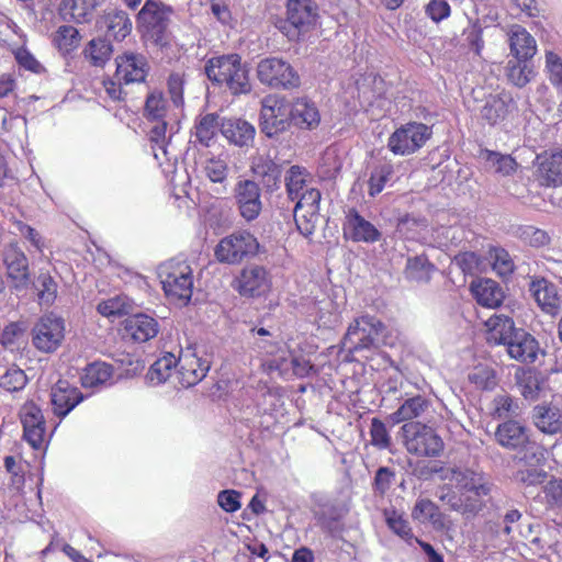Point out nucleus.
Returning a JSON list of instances; mask_svg holds the SVG:
<instances>
[{
	"mask_svg": "<svg viewBox=\"0 0 562 562\" xmlns=\"http://www.w3.org/2000/svg\"><path fill=\"white\" fill-rule=\"evenodd\" d=\"M4 468L10 474L11 488L15 492H21L25 483V470L23 463L12 456H7L4 458Z\"/></svg>",
	"mask_w": 562,
	"mask_h": 562,
	"instance_id": "obj_56",
	"label": "nucleus"
},
{
	"mask_svg": "<svg viewBox=\"0 0 562 562\" xmlns=\"http://www.w3.org/2000/svg\"><path fill=\"white\" fill-rule=\"evenodd\" d=\"M291 125L290 105L284 97L266 95L261 100L260 128L268 137H274Z\"/></svg>",
	"mask_w": 562,
	"mask_h": 562,
	"instance_id": "obj_9",
	"label": "nucleus"
},
{
	"mask_svg": "<svg viewBox=\"0 0 562 562\" xmlns=\"http://www.w3.org/2000/svg\"><path fill=\"white\" fill-rule=\"evenodd\" d=\"M393 175V166L389 162L376 166L370 176L368 181L369 184V194L371 196H375L384 189L386 182L390 180Z\"/></svg>",
	"mask_w": 562,
	"mask_h": 562,
	"instance_id": "obj_53",
	"label": "nucleus"
},
{
	"mask_svg": "<svg viewBox=\"0 0 562 562\" xmlns=\"http://www.w3.org/2000/svg\"><path fill=\"white\" fill-rule=\"evenodd\" d=\"M487 341L494 345H507L513 338L514 334L519 328H516L514 321L505 315H493L486 322Z\"/></svg>",
	"mask_w": 562,
	"mask_h": 562,
	"instance_id": "obj_28",
	"label": "nucleus"
},
{
	"mask_svg": "<svg viewBox=\"0 0 562 562\" xmlns=\"http://www.w3.org/2000/svg\"><path fill=\"white\" fill-rule=\"evenodd\" d=\"M321 198L322 194L319 190L315 188L305 189V191L295 199L296 203L294 207L299 210L310 209L313 215L319 211Z\"/></svg>",
	"mask_w": 562,
	"mask_h": 562,
	"instance_id": "obj_61",
	"label": "nucleus"
},
{
	"mask_svg": "<svg viewBox=\"0 0 562 562\" xmlns=\"http://www.w3.org/2000/svg\"><path fill=\"white\" fill-rule=\"evenodd\" d=\"M268 271L260 266H250L241 270L237 279V290L244 296H260L270 289Z\"/></svg>",
	"mask_w": 562,
	"mask_h": 562,
	"instance_id": "obj_21",
	"label": "nucleus"
},
{
	"mask_svg": "<svg viewBox=\"0 0 562 562\" xmlns=\"http://www.w3.org/2000/svg\"><path fill=\"white\" fill-rule=\"evenodd\" d=\"M521 61L509 60L507 64V77L517 87L526 86L533 76L532 68Z\"/></svg>",
	"mask_w": 562,
	"mask_h": 562,
	"instance_id": "obj_55",
	"label": "nucleus"
},
{
	"mask_svg": "<svg viewBox=\"0 0 562 562\" xmlns=\"http://www.w3.org/2000/svg\"><path fill=\"white\" fill-rule=\"evenodd\" d=\"M220 116L215 113H209L199 119L195 123V137L204 146H209L210 142L221 130Z\"/></svg>",
	"mask_w": 562,
	"mask_h": 562,
	"instance_id": "obj_46",
	"label": "nucleus"
},
{
	"mask_svg": "<svg viewBox=\"0 0 562 562\" xmlns=\"http://www.w3.org/2000/svg\"><path fill=\"white\" fill-rule=\"evenodd\" d=\"M493 417L498 419H513L520 415V405L518 400H515L508 394H498L494 397L493 402Z\"/></svg>",
	"mask_w": 562,
	"mask_h": 562,
	"instance_id": "obj_47",
	"label": "nucleus"
},
{
	"mask_svg": "<svg viewBox=\"0 0 562 562\" xmlns=\"http://www.w3.org/2000/svg\"><path fill=\"white\" fill-rule=\"evenodd\" d=\"M506 348L510 358L527 364L536 362L539 355H544L538 340L524 329L514 334Z\"/></svg>",
	"mask_w": 562,
	"mask_h": 562,
	"instance_id": "obj_20",
	"label": "nucleus"
},
{
	"mask_svg": "<svg viewBox=\"0 0 562 562\" xmlns=\"http://www.w3.org/2000/svg\"><path fill=\"white\" fill-rule=\"evenodd\" d=\"M384 329L383 323L375 316L361 315L349 324L342 338V349L352 356L374 352L379 349Z\"/></svg>",
	"mask_w": 562,
	"mask_h": 562,
	"instance_id": "obj_2",
	"label": "nucleus"
},
{
	"mask_svg": "<svg viewBox=\"0 0 562 562\" xmlns=\"http://www.w3.org/2000/svg\"><path fill=\"white\" fill-rule=\"evenodd\" d=\"M176 356L166 353L157 359L146 373V381L150 385H159L166 382L171 375L172 369L176 367Z\"/></svg>",
	"mask_w": 562,
	"mask_h": 562,
	"instance_id": "obj_44",
	"label": "nucleus"
},
{
	"mask_svg": "<svg viewBox=\"0 0 562 562\" xmlns=\"http://www.w3.org/2000/svg\"><path fill=\"white\" fill-rule=\"evenodd\" d=\"M436 267L425 255L409 257L406 261L405 278L417 283H427L431 279Z\"/></svg>",
	"mask_w": 562,
	"mask_h": 562,
	"instance_id": "obj_38",
	"label": "nucleus"
},
{
	"mask_svg": "<svg viewBox=\"0 0 562 562\" xmlns=\"http://www.w3.org/2000/svg\"><path fill=\"white\" fill-rule=\"evenodd\" d=\"M27 383V376L25 372L12 366L8 368L2 374H0V387L8 392H18Z\"/></svg>",
	"mask_w": 562,
	"mask_h": 562,
	"instance_id": "obj_52",
	"label": "nucleus"
},
{
	"mask_svg": "<svg viewBox=\"0 0 562 562\" xmlns=\"http://www.w3.org/2000/svg\"><path fill=\"white\" fill-rule=\"evenodd\" d=\"M317 7L313 0H288L286 20H282L277 27L289 41H299L316 24Z\"/></svg>",
	"mask_w": 562,
	"mask_h": 562,
	"instance_id": "obj_6",
	"label": "nucleus"
},
{
	"mask_svg": "<svg viewBox=\"0 0 562 562\" xmlns=\"http://www.w3.org/2000/svg\"><path fill=\"white\" fill-rule=\"evenodd\" d=\"M440 499L449 505L451 509L463 514H476L485 506L484 499L473 498L472 495L462 493L460 496L450 492L442 493Z\"/></svg>",
	"mask_w": 562,
	"mask_h": 562,
	"instance_id": "obj_43",
	"label": "nucleus"
},
{
	"mask_svg": "<svg viewBox=\"0 0 562 562\" xmlns=\"http://www.w3.org/2000/svg\"><path fill=\"white\" fill-rule=\"evenodd\" d=\"M34 286L41 304L52 305L55 302L57 283L48 273L41 272L35 280Z\"/></svg>",
	"mask_w": 562,
	"mask_h": 562,
	"instance_id": "obj_50",
	"label": "nucleus"
},
{
	"mask_svg": "<svg viewBox=\"0 0 562 562\" xmlns=\"http://www.w3.org/2000/svg\"><path fill=\"white\" fill-rule=\"evenodd\" d=\"M65 338V321L54 313L43 315L32 329L34 347L45 353L56 351Z\"/></svg>",
	"mask_w": 562,
	"mask_h": 562,
	"instance_id": "obj_11",
	"label": "nucleus"
},
{
	"mask_svg": "<svg viewBox=\"0 0 562 562\" xmlns=\"http://www.w3.org/2000/svg\"><path fill=\"white\" fill-rule=\"evenodd\" d=\"M538 171L547 186H562V150L541 157Z\"/></svg>",
	"mask_w": 562,
	"mask_h": 562,
	"instance_id": "obj_34",
	"label": "nucleus"
},
{
	"mask_svg": "<svg viewBox=\"0 0 562 562\" xmlns=\"http://www.w3.org/2000/svg\"><path fill=\"white\" fill-rule=\"evenodd\" d=\"M114 78L124 85L145 81L149 66L144 55L126 52L115 58Z\"/></svg>",
	"mask_w": 562,
	"mask_h": 562,
	"instance_id": "obj_16",
	"label": "nucleus"
},
{
	"mask_svg": "<svg viewBox=\"0 0 562 562\" xmlns=\"http://www.w3.org/2000/svg\"><path fill=\"white\" fill-rule=\"evenodd\" d=\"M286 351H282L277 358L268 361V369L270 371H279L281 375H286L290 367L292 368L293 374L300 378L307 376L314 369L311 362L303 357H286Z\"/></svg>",
	"mask_w": 562,
	"mask_h": 562,
	"instance_id": "obj_32",
	"label": "nucleus"
},
{
	"mask_svg": "<svg viewBox=\"0 0 562 562\" xmlns=\"http://www.w3.org/2000/svg\"><path fill=\"white\" fill-rule=\"evenodd\" d=\"M176 367H178L179 383L183 387H191L202 381L210 370V361L203 358L195 346H189L181 349L176 357Z\"/></svg>",
	"mask_w": 562,
	"mask_h": 562,
	"instance_id": "obj_12",
	"label": "nucleus"
},
{
	"mask_svg": "<svg viewBox=\"0 0 562 562\" xmlns=\"http://www.w3.org/2000/svg\"><path fill=\"white\" fill-rule=\"evenodd\" d=\"M547 69L549 71L550 81L558 90L562 92V60L561 58L552 53L548 52L546 55Z\"/></svg>",
	"mask_w": 562,
	"mask_h": 562,
	"instance_id": "obj_64",
	"label": "nucleus"
},
{
	"mask_svg": "<svg viewBox=\"0 0 562 562\" xmlns=\"http://www.w3.org/2000/svg\"><path fill=\"white\" fill-rule=\"evenodd\" d=\"M13 53L15 60L21 68L34 74H41L44 71L42 64L25 47H19Z\"/></svg>",
	"mask_w": 562,
	"mask_h": 562,
	"instance_id": "obj_63",
	"label": "nucleus"
},
{
	"mask_svg": "<svg viewBox=\"0 0 562 562\" xmlns=\"http://www.w3.org/2000/svg\"><path fill=\"white\" fill-rule=\"evenodd\" d=\"M291 123L304 130L319 125L321 114L316 104L307 98H296L290 105Z\"/></svg>",
	"mask_w": 562,
	"mask_h": 562,
	"instance_id": "obj_25",
	"label": "nucleus"
},
{
	"mask_svg": "<svg viewBox=\"0 0 562 562\" xmlns=\"http://www.w3.org/2000/svg\"><path fill=\"white\" fill-rule=\"evenodd\" d=\"M432 134L424 123L409 122L396 128L387 139V148L400 156H408L420 149Z\"/></svg>",
	"mask_w": 562,
	"mask_h": 562,
	"instance_id": "obj_10",
	"label": "nucleus"
},
{
	"mask_svg": "<svg viewBox=\"0 0 562 562\" xmlns=\"http://www.w3.org/2000/svg\"><path fill=\"white\" fill-rule=\"evenodd\" d=\"M113 374L112 366L105 362H93L89 364L81 376L83 387H98L110 382Z\"/></svg>",
	"mask_w": 562,
	"mask_h": 562,
	"instance_id": "obj_42",
	"label": "nucleus"
},
{
	"mask_svg": "<svg viewBox=\"0 0 562 562\" xmlns=\"http://www.w3.org/2000/svg\"><path fill=\"white\" fill-rule=\"evenodd\" d=\"M412 517L422 524H431L436 530H443L446 528L443 515L437 505L429 499L417 501L412 510Z\"/></svg>",
	"mask_w": 562,
	"mask_h": 562,
	"instance_id": "obj_36",
	"label": "nucleus"
},
{
	"mask_svg": "<svg viewBox=\"0 0 562 562\" xmlns=\"http://www.w3.org/2000/svg\"><path fill=\"white\" fill-rule=\"evenodd\" d=\"M494 436L498 445L509 450L524 449L530 442L528 428L515 419L499 424Z\"/></svg>",
	"mask_w": 562,
	"mask_h": 562,
	"instance_id": "obj_22",
	"label": "nucleus"
},
{
	"mask_svg": "<svg viewBox=\"0 0 562 562\" xmlns=\"http://www.w3.org/2000/svg\"><path fill=\"white\" fill-rule=\"evenodd\" d=\"M124 336L136 341L146 342L159 331L158 322L146 314H134L124 321Z\"/></svg>",
	"mask_w": 562,
	"mask_h": 562,
	"instance_id": "obj_24",
	"label": "nucleus"
},
{
	"mask_svg": "<svg viewBox=\"0 0 562 562\" xmlns=\"http://www.w3.org/2000/svg\"><path fill=\"white\" fill-rule=\"evenodd\" d=\"M201 173L214 183H223L228 175L226 159L221 157L205 158L201 164Z\"/></svg>",
	"mask_w": 562,
	"mask_h": 562,
	"instance_id": "obj_49",
	"label": "nucleus"
},
{
	"mask_svg": "<svg viewBox=\"0 0 562 562\" xmlns=\"http://www.w3.org/2000/svg\"><path fill=\"white\" fill-rule=\"evenodd\" d=\"M205 74L211 81L225 85L233 94L248 93L251 90L248 70L237 54L209 59Z\"/></svg>",
	"mask_w": 562,
	"mask_h": 562,
	"instance_id": "obj_1",
	"label": "nucleus"
},
{
	"mask_svg": "<svg viewBox=\"0 0 562 562\" xmlns=\"http://www.w3.org/2000/svg\"><path fill=\"white\" fill-rule=\"evenodd\" d=\"M83 53L93 66H103L110 59L113 47L108 40L99 37L91 40Z\"/></svg>",
	"mask_w": 562,
	"mask_h": 562,
	"instance_id": "obj_45",
	"label": "nucleus"
},
{
	"mask_svg": "<svg viewBox=\"0 0 562 562\" xmlns=\"http://www.w3.org/2000/svg\"><path fill=\"white\" fill-rule=\"evenodd\" d=\"M234 196L240 216L247 221H255L261 210V190L252 180H240L236 183Z\"/></svg>",
	"mask_w": 562,
	"mask_h": 562,
	"instance_id": "obj_14",
	"label": "nucleus"
},
{
	"mask_svg": "<svg viewBox=\"0 0 562 562\" xmlns=\"http://www.w3.org/2000/svg\"><path fill=\"white\" fill-rule=\"evenodd\" d=\"M251 170L256 177L261 179L268 191L279 189L282 178V166L273 161L269 156L260 155L255 157Z\"/></svg>",
	"mask_w": 562,
	"mask_h": 562,
	"instance_id": "obj_27",
	"label": "nucleus"
},
{
	"mask_svg": "<svg viewBox=\"0 0 562 562\" xmlns=\"http://www.w3.org/2000/svg\"><path fill=\"white\" fill-rule=\"evenodd\" d=\"M426 226L424 218L406 215L398 221L397 232L407 239H415Z\"/></svg>",
	"mask_w": 562,
	"mask_h": 562,
	"instance_id": "obj_58",
	"label": "nucleus"
},
{
	"mask_svg": "<svg viewBox=\"0 0 562 562\" xmlns=\"http://www.w3.org/2000/svg\"><path fill=\"white\" fill-rule=\"evenodd\" d=\"M483 29L481 24L476 22H470V24L463 30L464 42L474 50L476 55L481 54L484 46L482 38Z\"/></svg>",
	"mask_w": 562,
	"mask_h": 562,
	"instance_id": "obj_62",
	"label": "nucleus"
},
{
	"mask_svg": "<svg viewBox=\"0 0 562 562\" xmlns=\"http://www.w3.org/2000/svg\"><path fill=\"white\" fill-rule=\"evenodd\" d=\"M257 78L271 89L292 90L301 86V77L294 67L280 57H266L258 61Z\"/></svg>",
	"mask_w": 562,
	"mask_h": 562,
	"instance_id": "obj_7",
	"label": "nucleus"
},
{
	"mask_svg": "<svg viewBox=\"0 0 562 562\" xmlns=\"http://www.w3.org/2000/svg\"><path fill=\"white\" fill-rule=\"evenodd\" d=\"M221 132L232 144L247 147L254 143L256 130L252 124L241 119H228L222 122Z\"/></svg>",
	"mask_w": 562,
	"mask_h": 562,
	"instance_id": "obj_26",
	"label": "nucleus"
},
{
	"mask_svg": "<svg viewBox=\"0 0 562 562\" xmlns=\"http://www.w3.org/2000/svg\"><path fill=\"white\" fill-rule=\"evenodd\" d=\"M170 105L159 91L150 92L146 98L145 113L150 121L167 120Z\"/></svg>",
	"mask_w": 562,
	"mask_h": 562,
	"instance_id": "obj_48",
	"label": "nucleus"
},
{
	"mask_svg": "<svg viewBox=\"0 0 562 562\" xmlns=\"http://www.w3.org/2000/svg\"><path fill=\"white\" fill-rule=\"evenodd\" d=\"M173 9L159 0H146L136 15L138 30L156 44L166 40Z\"/></svg>",
	"mask_w": 562,
	"mask_h": 562,
	"instance_id": "obj_5",
	"label": "nucleus"
},
{
	"mask_svg": "<svg viewBox=\"0 0 562 562\" xmlns=\"http://www.w3.org/2000/svg\"><path fill=\"white\" fill-rule=\"evenodd\" d=\"M530 290L536 302L544 312L555 314L559 311L560 300L554 285L542 279L533 281Z\"/></svg>",
	"mask_w": 562,
	"mask_h": 562,
	"instance_id": "obj_35",
	"label": "nucleus"
},
{
	"mask_svg": "<svg viewBox=\"0 0 562 562\" xmlns=\"http://www.w3.org/2000/svg\"><path fill=\"white\" fill-rule=\"evenodd\" d=\"M344 235L346 238L357 243H375L381 236L378 228L356 210H350L346 216Z\"/></svg>",
	"mask_w": 562,
	"mask_h": 562,
	"instance_id": "obj_23",
	"label": "nucleus"
},
{
	"mask_svg": "<svg viewBox=\"0 0 562 562\" xmlns=\"http://www.w3.org/2000/svg\"><path fill=\"white\" fill-rule=\"evenodd\" d=\"M371 443L380 450L387 449L391 445V436L385 424L379 418H372L370 427Z\"/></svg>",
	"mask_w": 562,
	"mask_h": 562,
	"instance_id": "obj_60",
	"label": "nucleus"
},
{
	"mask_svg": "<svg viewBox=\"0 0 562 562\" xmlns=\"http://www.w3.org/2000/svg\"><path fill=\"white\" fill-rule=\"evenodd\" d=\"M83 395L68 381L59 380L50 391L52 409L59 419L66 417L80 402Z\"/></svg>",
	"mask_w": 562,
	"mask_h": 562,
	"instance_id": "obj_19",
	"label": "nucleus"
},
{
	"mask_svg": "<svg viewBox=\"0 0 562 562\" xmlns=\"http://www.w3.org/2000/svg\"><path fill=\"white\" fill-rule=\"evenodd\" d=\"M310 209L299 210L294 207V220L299 232L304 236L308 237L313 235L315 225L318 218V213L312 215Z\"/></svg>",
	"mask_w": 562,
	"mask_h": 562,
	"instance_id": "obj_59",
	"label": "nucleus"
},
{
	"mask_svg": "<svg viewBox=\"0 0 562 562\" xmlns=\"http://www.w3.org/2000/svg\"><path fill=\"white\" fill-rule=\"evenodd\" d=\"M517 104L508 93H499L486 98L480 111L481 120L488 126L502 125L514 112Z\"/></svg>",
	"mask_w": 562,
	"mask_h": 562,
	"instance_id": "obj_17",
	"label": "nucleus"
},
{
	"mask_svg": "<svg viewBox=\"0 0 562 562\" xmlns=\"http://www.w3.org/2000/svg\"><path fill=\"white\" fill-rule=\"evenodd\" d=\"M446 477L462 494L472 495L473 498L484 499L492 491V484L488 483L482 474L470 469H451Z\"/></svg>",
	"mask_w": 562,
	"mask_h": 562,
	"instance_id": "obj_15",
	"label": "nucleus"
},
{
	"mask_svg": "<svg viewBox=\"0 0 562 562\" xmlns=\"http://www.w3.org/2000/svg\"><path fill=\"white\" fill-rule=\"evenodd\" d=\"M108 32L115 40L125 38L132 31V21L124 10L112 9L103 15Z\"/></svg>",
	"mask_w": 562,
	"mask_h": 562,
	"instance_id": "obj_40",
	"label": "nucleus"
},
{
	"mask_svg": "<svg viewBox=\"0 0 562 562\" xmlns=\"http://www.w3.org/2000/svg\"><path fill=\"white\" fill-rule=\"evenodd\" d=\"M259 249L257 238L249 232L240 231L220 240L215 248V257L221 262L236 265L245 258L257 255Z\"/></svg>",
	"mask_w": 562,
	"mask_h": 562,
	"instance_id": "obj_8",
	"label": "nucleus"
},
{
	"mask_svg": "<svg viewBox=\"0 0 562 562\" xmlns=\"http://www.w3.org/2000/svg\"><path fill=\"white\" fill-rule=\"evenodd\" d=\"M479 158L487 171L503 177L512 176L518 167V164L510 155L486 148L480 150Z\"/></svg>",
	"mask_w": 562,
	"mask_h": 562,
	"instance_id": "obj_29",
	"label": "nucleus"
},
{
	"mask_svg": "<svg viewBox=\"0 0 562 562\" xmlns=\"http://www.w3.org/2000/svg\"><path fill=\"white\" fill-rule=\"evenodd\" d=\"M471 291L480 305L490 308L499 306L504 300L502 288L491 279H481L473 282Z\"/></svg>",
	"mask_w": 562,
	"mask_h": 562,
	"instance_id": "obj_30",
	"label": "nucleus"
},
{
	"mask_svg": "<svg viewBox=\"0 0 562 562\" xmlns=\"http://www.w3.org/2000/svg\"><path fill=\"white\" fill-rule=\"evenodd\" d=\"M102 0H63L61 10L77 23L89 22Z\"/></svg>",
	"mask_w": 562,
	"mask_h": 562,
	"instance_id": "obj_39",
	"label": "nucleus"
},
{
	"mask_svg": "<svg viewBox=\"0 0 562 562\" xmlns=\"http://www.w3.org/2000/svg\"><path fill=\"white\" fill-rule=\"evenodd\" d=\"M385 520L387 527L403 540L411 542L415 540L412 528L408 521L403 517L402 514L396 510H385L384 512Z\"/></svg>",
	"mask_w": 562,
	"mask_h": 562,
	"instance_id": "obj_51",
	"label": "nucleus"
},
{
	"mask_svg": "<svg viewBox=\"0 0 562 562\" xmlns=\"http://www.w3.org/2000/svg\"><path fill=\"white\" fill-rule=\"evenodd\" d=\"M3 262L14 286L16 289L26 288L30 280L29 260L18 243H10L4 247Z\"/></svg>",
	"mask_w": 562,
	"mask_h": 562,
	"instance_id": "obj_18",
	"label": "nucleus"
},
{
	"mask_svg": "<svg viewBox=\"0 0 562 562\" xmlns=\"http://www.w3.org/2000/svg\"><path fill=\"white\" fill-rule=\"evenodd\" d=\"M429 408V401L422 395L405 400L401 406L390 415L394 424L420 417Z\"/></svg>",
	"mask_w": 562,
	"mask_h": 562,
	"instance_id": "obj_37",
	"label": "nucleus"
},
{
	"mask_svg": "<svg viewBox=\"0 0 562 562\" xmlns=\"http://www.w3.org/2000/svg\"><path fill=\"white\" fill-rule=\"evenodd\" d=\"M158 276L168 297L183 303L190 301L193 292V270L187 261H166L160 265Z\"/></svg>",
	"mask_w": 562,
	"mask_h": 562,
	"instance_id": "obj_3",
	"label": "nucleus"
},
{
	"mask_svg": "<svg viewBox=\"0 0 562 562\" xmlns=\"http://www.w3.org/2000/svg\"><path fill=\"white\" fill-rule=\"evenodd\" d=\"M406 451L416 457L435 458L443 450V441L436 430L418 422H409L401 427Z\"/></svg>",
	"mask_w": 562,
	"mask_h": 562,
	"instance_id": "obj_4",
	"label": "nucleus"
},
{
	"mask_svg": "<svg viewBox=\"0 0 562 562\" xmlns=\"http://www.w3.org/2000/svg\"><path fill=\"white\" fill-rule=\"evenodd\" d=\"M493 270L501 277H508L514 272L515 265L507 250L495 248L491 251Z\"/></svg>",
	"mask_w": 562,
	"mask_h": 562,
	"instance_id": "obj_57",
	"label": "nucleus"
},
{
	"mask_svg": "<svg viewBox=\"0 0 562 562\" xmlns=\"http://www.w3.org/2000/svg\"><path fill=\"white\" fill-rule=\"evenodd\" d=\"M23 425V438L35 450L47 447L46 423L41 407L34 401H27L20 409Z\"/></svg>",
	"mask_w": 562,
	"mask_h": 562,
	"instance_id": "obj_13",
	"label": "nucleus"
},
{
	"mask_svg": "<svg viewBox=\"0 0 562 562\" xmlns=\"http://www.w3.org/2000/svg\"><path fill=\"white\" fill-rule=\"evenodd\" d=\"M509 47L518 60H527L537 52L535 38L520 25H514L510 29Z\"/></svg>",
	"mask_w": 562,
	"mask_h": 562,
	"instance_id": "obj_31",
	"label": "nucleus"
},
{
	"mask_svg": "<svg viewBox=\"0 0 562 562\" xmlns=\"http://www.w3.org/2000/svg\"><path fill=\"white\" fill-rule=\"evenodd\" d=\"M154 125L149 130V140L151 143V149L155 159L162 164V160L170 161L173 157H171L168 145L170 140V136L167 137V126L168 121L167 120H160V121H151Z\"/></svg>",
	"mask_w": 562,
	"mask_h": 562,
	"instance_id": "obj_33",
	"label": "nucleus"
},
{
	"mask_svg": "<svg viewBox=\"0 0 562 562\" xmlns=\"http://www.w3.org/2000/svg\"><path fill=\"white\" fill-rule=\"evenodd\" d=\"M310 172L300 166H292L284 176L286 193L290 200L295 199L308 189Z\"/></svg>",
	"mask_w": 562,
	"mask_h": 562,
	"instance_id": "obj_41",
	"label": "nucleus"
},
{
	"mask_svg": "<svg viewBox=\"0 0 562 562\" xmlns=\"http://www.w3.org/2000/svg\"><path fill=\"white\" fill-rule=\"evenodd\" d=\"M469 381L481 390H493L497 384L494 370L482 364L473 368L469 373Z\"/></svg>",
	"mask_w": 562,
	"mask_h": 562,
	"instance_id": "obj_54",
	"label": "nucleus"
}]
</instances>
